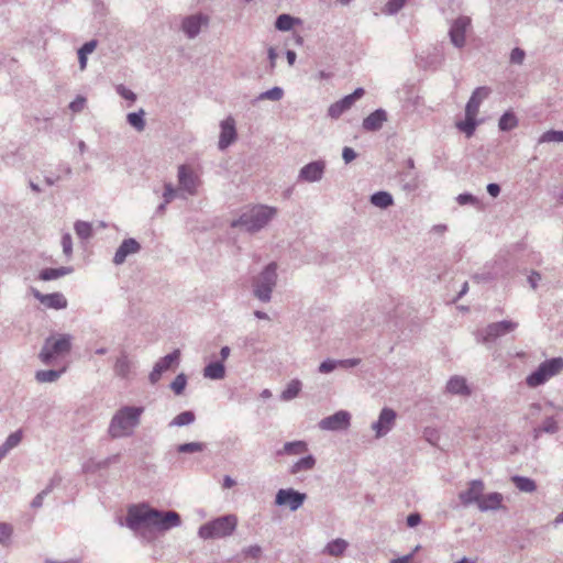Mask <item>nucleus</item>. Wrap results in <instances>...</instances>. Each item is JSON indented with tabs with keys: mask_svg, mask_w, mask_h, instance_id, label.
Listing matches in <instances>:
<instances>
[{
	"mask_svg": "<svg viewBox=\"0 0 563 563\" xmlns=\"http://www.w3.org/2000/svg\"><path fill=\"white\" fill-rule=\"evenodd\" d=\"M511 482L523 493H533L537 489L536 482L526 476L515 475L511 477Z\"/></svg>",
	"mask_w": 563,
	"mask_h": 563,
	"instance_id": "473e14b6",
	"label": "nucleus"
},
{
	"mask_svg": "<svg viewBox=\"0 0 563 563\" xmlns=\"http://www.w3.org/2000/svg\"><path fill=\"white\" fill-rule=\"evenodd\" d=\"M470 25L471 19L468 16H459L453 21L449 31V35L451 43L455 47L462 48L465 45V34Z\"/></svg>",
	"mask_w": 563,
	"mask_h": 563,
	"instance_id": "2eb2a0df",
	"label": "nucleus"
},
{
	"mask_svg": "<svg viewBox=\"0 0 563 563\" xmlns=\"http://www.w3.org/2000/svg\"><path fill=\"white\" fill-rule=\"evenodd\" d=\"M504 497L500 493H489L487 495H482L481 499L477 504V507L481 511H489V510H497L503 505Z\"/></svg>",
	"mask_w": 563,
	"mask_h": 563,
	"instance_id": "5701e85b",
	"label": "nucleus"
},
{
	"mask_svg": "<svg viewBox=\"0 0 563 563\" xmlns=\"http://www.w3.org/2000/svg\"><path fill=\"white\" fill-rule=\"evenodd\" d=\"M64 371L65 369H60V371H56V369L37 371L35 373V379L38 383H42V384L43 383H54V382H56L62 376Z\"/></svg>",
	"mask_w": 563,
	"mask_h": 563,
	"instance_id": "58836bf2",
	"label": "nucleus"
},
{
	"mask_svg": "<svg viewBox=\"0 0 563 563\" xmlns=\"http://www.w3.org/2000/svg\"><path fill=\"white\" fill-rule=\"evenodd\" d=\"M518 125V120L512 112H505L498 122V128L501 131H510Z\"/></svg>",
	"mask_w": 563,
	"mask_h": 563,
	"instance_id": "79ce46f5",
	"label": "nucleus"
},
{
	"mask_svg": "<svg viewBox=\"0 0 563 563\" xmlns=\"http://www.w3.org/2000/svg\"><path fill=\"white\" fill-rule=\"evenodd\" d=\"M21 440H22V432L19 430V431L11 433L4 441L3 445L10 451L13 448H15L21 442Z\"/></svg>",
	"mask_w": 563,
	"mask_h": 563,
	"instance_id": "5fc2aeb1",
	"label": "nucleus"
},
{
	"mask_svg": "<svg viewBox=\"0 0 563 563\" xmlns=\"http://www.w3.org/2000/svg\"><path fill=\"white\" fill-rule=\"evenodd\" d=\"M421 522V516L418 512H412L407 517L408 527H416Z\"/></svg>",
	"mask_w": 563,
	"mask_h": 563,
	"instance_id": "774afa93",
	"label": "nucleus"
},
{
	"mask_svg": "<svg viewBox=\"0 0 563 563\" xmlns=\"http://www.w3.org/2000/svg\"><path fill=\"white\" fill-rule=\"evenodd\" d=\"M209 19L207 15L198 13L183 19L181 30L188 38H195L199 35L202 25H207Z\"/></svg>",
	"mask_w": 563,
	"mask_h": 563,
	"instance_id": "f3484780",
	"label": "nucleus"
},
{
	"mask_svg": "<svg viewBox=\"0 0 563 563\" xmlns=\"http://www.w3.org/2000/svg\"><path fill=\"white\" fill-rule=\"evenodd\" d=\"M308 451V445L305 441H291L286 442L283 446V450L278 452V454H288V455H298Z\"/></svg>",
	"mask_w": 563,
	"mask_h": 563,
	"instance_id": "c756f323",
	"label": "nucleus"
},
{
	"mask_svg": "<svg viewBox=\"0 0 563 563\" xmlns=\"http://www.w3.org/2000/svg\"><path fill=\"white\" fill-rule=\"evenodd\" d=\"M325 162L322 159L313 161L302 166L298 174V181L317 183L323 177Z\"/></svg>",
	"mask_w": 563,
	"mask_h": 563,
	"instance_id": "f8f14e48",
	"label": "nucleus"
},
{
	"mask_svg": "<svg viewBox=\"0 0 563 563\" xmlns=\"http://www.w3.org/2000/svg\"><path fill=\"white\" fill-rule=\"evenodd\" d=\"M277 214V209L258 205L243 212L238 219L231 222L232 228H243L249 233H255L265 228Z\"/></svg>",
	"mask_w": 563,
	"mask_h": 563,
	"instance_id": "7ed1b4c3",
	"label": "nucleus"
},
{
	"mask_svg": "<svg viewBox=\"0 0 563 563\" xmlns=\"http://www.w3.org/2000/svg\"><path fill=\"white\" fill-rule=\"evenodd\" d=\"M284 97V90L280 87H273L258 95L256 100L279 101Z\"/></svg>",
	"mask_w": 563,
	"mask_h": 563,
	"instance_id": "a18cd8bd",
	"label": "nucleus"
},
{
	"mask_svg": "<svg viewBox=\"0 0 563 563\" xmlns=\"http://www.w3.org/2000/svg\"><path fill=\"white\" fill-rule=\"evenodd\" d=\"M73 273V267L63 266L58 268H44L40 272L38 278L44 282L54 280Z\"/></svg>",
	"mask_w": 563,
	"mask_h": 563,
	"instance_id": "a878e982",
	"label": "nucleus"
},
{
	"mask_svg": "<svg viewBox=\"0 0 563 563\" xmlns=\"http://www.w3.org/2000/svg\"><path fill=\"white\" fill-rule=\"evenodd\" d=\"M456 201L459 202V205L461 206H464V205H473V206H476L479 203V200L473 196L472 194H468V192H465V194H460L457 197H456Z\"/></svg>",
	"mask_w": 563,
	"mask_h": 563,
	"instance_id": "4d7b16f0",
	"label": "nucleus"
},
{
	"mask_svg": "<svg viewBox=\"0 0 563 563\" xmlns=\"http://www.w3.org/2000/svg\"><path fill=\"white\" fill-rule=\"evenodd\" d=\"M364 93L365 90L363 88H356L352 93L332 103L328 109V114L333 119L339 118L342 113L349 110L355 103V101L361 99Z\"/></svg>",
	"mask_w": 563,
	"mask_h": 563,
	"instance_id": "ddd939ff",
	"label": "nucleus"
},
{
	"mask_svg": "<svg viewBox=\"0 0 563 563\" xmlns=\"http://www.w3.org/2000/svg\"><path fill=\"white\" fill-rule=\"evenodd\" d=\"M195 418L196 417L192 411H183L179 415H177L169 424L176 427L188 426L195 421Z\"/></svg>",
	"mask_w": 563,
	"mask_h": 563,
	"instance_id": "37998d69",
	"label": "nucleus"
},
{
	"mask_svg": "<svg viewBox=\"0 0 563 563\" xmlns=\"http://www.w3.org/2000/svg\"><path fill=\"white\" fill-rule=\"evenodd\" d=\"M316 465V459L312 455H307L299 459L290 468L291 474H298L303 471H310Z\"/></svg>",
	"mask_w": 563,
	"mask_h": 563,
	"instance_id": "e433bc0d",
	"label": "nucleus"
},
{
	"mask_svg": "<svg viewBox=\"0 0 563 563\" xmlns=\"http://www.w3.org/2000/svg\"><path fill=\"white\" fill-rule=\"evenodd\" d=\"M115 90L117 93L121 96L123 99L130 100L131 102H134L136 100V95L123 85H118Z\"/></svg>",
	"mask_w": 563,
	"mask_h": 563,
	"instance_id": "bf43d9fd",
	"label": "nucleus"
},
{
	"mask_svg": "<svg viewBox=\"0 0 563 563\" xmlns=\"http://www.w3.org/2000/svg\"><path fill=\"white\" fill-rule=\"evenodd\" d=\"M203 376L213 380H219L225 376V367L222 362L209 363L203 368Z\"/></svg>",
	"mask_w": 563,
	"mask_h": 563,
	"instance_id": "cd10ccee",
	"label": "nucleus"
},
{
	"mask_svg": "<svg viewBox=\"0 0 563 563\" xmlns=\"http://www.w3.org/2000/svg\"><path fill=\"white\" fill-rule=\"evenodd\" d=\"M220 136L218 146L220 150L228 148L238 137L235 121L232 117H228L220 123Z\"/></svg>",
	"mask_w": 563,
	"mask_h": 563,
	"instance_id": "a211bd4d",
	"label": "nucleus"
},
{
	"mask_svg": "<svg viewBox=\"0 0 563 563\" xmlns=\"http://www.w3.org/2000/svg\"><path fill=\"white\" fill-rule=\"evenodd\" d=\"M238 519L234 515L218 517L202 525L198 530V536L202 539H220L231 536L235 530Z\"/></svg>",
	"mask_w": 563,
	"mask_h": 563,
	"instance_id": "423d86ee",
	"label": "nucleus"
},
{
	"mask_svg": "<svg viewBox=\"0 0 563 563\" xmlns=\"http://www.w3.org/2000/svg\"><path fill=\"white\" fill-rule=\"evenodd\" d=\"M477 114L465 112V120L456 124L457 129L466 134L467 137L472 136L477 126Z\"/></svg>",
	"mask_w": 563,
	"mask_h": 563,
	"instance_id": "7c9ffc66",
	"label": "nucleus"
},
{
	"mask_svg": "<svg viewBox=\"0 0 563 563\" xmlns=\"http://www.w3.org/2000/svg\"><path fill=\"white\" fill-rule=\"evenodd\" d=\"M397 413L391 408H383L378 419L372 423V429L375 431L376 438L386 435L395 426Z\"/></svg>",
	"mask_w": 563,
	"mask_h": 563,
	"instance_id": "9b49d317",
	"label": "nucleus"
},
{
	"mask_svg": "<svg viewBox=\"0 0 563 563\" xmlns=\"http://www.w3.org/2000/svg\"><path fill=\"white\" fill-rule=\"evenodd\" d=\"M180 360V351L178 349L174 350L172 353L161 357L154 365L152 372L148 375V380L152 385H155L162 378V375L172 369L173 367L178 366Z\"/></svg>",
	"mask_w": 563,
	"mask_h": 563,
	"instance_id": "6e6552de",
	"label": "nucleus"
},
{
	"mask_svg": "<svg viewBox=\"0 0 563 563\" xmlns=\"http://www.w3.org/2000/svg\"><path fill=\"white\" fill-rule=\"evenodd\" d=\"M300 390L301 382L298 379H292L280 394V399L284 401L292 400L299 395Z\"/></svg>",
	"mask_w": 563,
	"mask_h": 563,
	"instance_id": "4c0bfd02",
	"label": "nucleus"
},
{
	"mask_svg": "<svg viewBox=\"0 0 563 563\" xmlns=\"http://www.w3.org/2000/svg\"><path fill=\"white\" fill-rule=\"evenodd\" d=\"M490 88L488 87H477L470 100L466 103L465 112H470L471 114H478L481 103L488 98L490 95Z\"/></svg>",
	"mask_w": 563,
	"mask_h": 563,
	"instance_id": "412c9836",
	"label": "nucleus"
},
{
	"mask_svg": "<svg viewBox=\"0 0 563 563\" xmlns=\"http://www.w3.org/2000/svg\"><path fill=\"white\" fill-rule=\"evenodd\" d=\"M187 385V376L184 373L178 374L170 384V388L176 395L183 394Z\"/></svg>",
	"mask_w": 563,
	"mask_h": 563,
	"instance_id": "09e8293b",
	"label": "nucleus"
},
{
	"mask_svg": "<svg viewBox=\"0 0 563 563\" xmlns=\"http://www.w3.org/2000/svg\"><path fill=\"white\" fill-rule=\"evenodd\" d=\"M369 201L373 206L380 208V209H387L388 207L394 205V198L393 196L387 191H377L374 192Z\"/></svg>",
	"mask_w": 563,
	"mask_h": 563,
	"instance_id": "c85d7f7f",
	"label": "nucleus"
},
{
	"mask_svg": "<svg viewBox=\"0 0 563 563\" xmlns=\"http://www.w3.org/2000/svg\"><path fill=\"white\" fill-rule=\"evenodd\" d=\"M126 526L133 530H139L142 526L153 527L158 531L165 532L172 528L179 527L181 519L178 512L161 511L148 506H131L125 518Z\"/></svg>",
	"mask_w": 563,
	"mask_h": 563,
	"instance_id": "f257e3e1",
	"label": "nucleus"
},
{
	"mask_svg": "<svg viewBox=\"0 0 563 563\" xmlns=\"http://www.w3.org/2000/svg\"><path fill=\"white\" fill-rule=\"evenodd\" d=\"M539 143H563V131L549 130L540 136Z\"/></svg>",
	"mask_w": 563,
	"mask_h": 563,
	"instance_id": "c03bdc74",
	"label": "nucleus"
},
{
	"mask_svg": "<svg viewBox=\"0 0 563 563\" xmlns=\"http://www.w3.org/2000/svg\"><path fill=\"white\" fill-rule=\"evenodd\" d=\"M75 232L80 239L87 240L92 234V227L89 222L77 221L75 223Z\"/></svg>",
	"mask_w": 563,
	"mask_h": 563,
	"instance_id": "de8ad7c7",
	"label": "nucleus"
},
{
	"mask_svg": "<svg viewBox=\"0 0 563 563\" xmlns=\"http://www.w3.org/2000/svg\"><path fill=\"white\" fill-rule=\"evenodd\" d=\"M518 328V322L511 320H503L499 322L489 323L483 330L475 333L477 343L488 345L497 339L515 331Z\"/></svg>",
	"mask_w": 563,
	"mask_h": 563,
	"instance_id": "0eeeda50",
	"label": "nucleus"
},
{
	"mask_svg": "<svg viewBox=\"0 0 563 563\" xmlns=\"http://www.w3.org/2000/svg\"><path fill=\"white\" fill-rule=\"evenodd\" d=\"M142 407L124 406L120 408L112 417L108 433L112 439L130 437L134 429L140 424V418L143 413Z\"/></svg>",
	"mask_w": 563,
	"mask_h": 563,
	"instance_id": "f03ea898",
	"label": "nucleus"
},
{
	"mask_svg": "<svg viewBox=\"0 0 563 563\" xmlns=\"http://www.w3.org/2000/svg\"><path fill=\"white\" fill-rule=\"evenodd\" d=\"M178 190L174 188V186L170 183H166L164 185V192H163V199L165 200V203H169L176 196Z\"/></svg>",
	"mask_w": 563,
	"mask_h": 563,
	"instance_id": "13d9d810",
	"label": "nucleus"
},
{
	"mask_svg": "<svg viewBox=\"0 0 563 563\" xmlns=\"http://www.w3.org/2000/svg\"><path fill=\"white\" fill-rule=\"evenodd\" d=\"M485 489V484L482 479H472L465 490L460 492L459 499L464 507L478 504L481 496Z\"/></svg>",
	"mask_w": 563,
	"mask_h": 563,
	"instance_id": "4468645a",
	"label": "nucleus"
},
{
	"mask_svg": "<svg viewBox=\"0 0 563 563\" xmlns=\"http://www.w3.org/2000/svg\"><path fill=\"white\" fill-rule=\"evenodd\" d=\"M307 495L294 488H282L276 493L275 504L288 507L290 511L298 510L305 503Z\"/></svg>",
	"mask_w": 563,
	"mask_h": 563,
	"instance_id": "1a4fd4ad",
	"label": "nucleus"
},
{
	"mask_svg": "<svg viewBox=\"0 0 563 563\" xmlns=\"http://www.w3.org/2000/svg\"><path fill=\"white\" fill-rule=\"evenodd\" d=\"M548 380L549 378L544 374V368L539 365L536 371L527 376L526 384L531 388H536L543 385Z\"/></svg>",
	"mask_w": 563,
	"mask_h": 563,
	"instance_id": "72a5a7b5",
	"label": "nucleus"
},
{
	"mask_svg": "<svg viewBox=\"0 0 563 563\" xmlns=\"http://www.w3.org/2000/svg\"><path fill=\"white\" fill-rule=\"evenodd\" d=\"M32 295L46 308L55 310L67 308V299L62 292L44 295L40 290L32 288Z\"/></svg>",
	"mask_w": 563,
	"mask_h": 563,
	"instance_id": "6ab92c4d",
	"label": "nucleus"
},
{
	"mask_svg": "<svg viewBox=\"0 0 563 563\" xmlns=\"http://www.w3.org/2000/svg\"><path fill=\"white\" fill-rule=\"evenodd\" d=\"M277 284V264L272 262L253 279V295L262 302L272 299V292Z\"/></svg>",
	"mask_w": 563,
	"mask_h": 563,
	"instance_id": "39448f33",
	"label": "nucleus"
},
{
	"mask_svg": "<svg viewBox=\"0 0 563 563\" xmlns=\"http://www.w3.org/2000/svg\"><path fill=\"white\" fill-rule=\"evenodd\" d=\"M387 121V113L383 109H377L363 120L362 128L368 132H375L382 129Z\"/></svg>",
	"mask_w": 563,
	"mask_h": 563,
	"instance_id": "4be33fe9",
	"label": "nucleus"
},
{
	"mask_svg": "<svg viewBox=\"0 0 563 563\" xmlns=\"http://www.w3.org/2000/svg\"><path fill=\"white\" fill-rule=\"evenodd\" d=\"M544 433L554 434L560 430L559 423L554 417H547L540 426Z\"/></svg>",
	"mask_w": 563,
	"mask_h": 563,
	"instance_id": "8fccbe9b",
	"label": "nucleus"
},
{
	"mask_svg": "<svg viewBox=\"0 0 563 563\" xmlns=\"http://www.w3.org/2000/svg\"><path fill=\"white\" fill-rule=\"evenodd\" d=\"M540 366L544 368V374L550 379L563 371V357L545 360Z\"/></svg>",
	"mask_w": 563,
	"mask_h": 563,
	"instance_id": "bb28decb",
	"label": "nucleus"
},
{
	"mask_svg": "<svg viewBox=\"0 0 563 563\" xmlns=\"http://www.w3.org/2000/svg\"><path fill=\"white\" fill-rule=\"evenodd\" d=\"M446 390L453 395L468 396L471 394V389L467 386L465 378L461 376L451 377L446 384Z\"/></svg>",
	"mask_w": 563,
	"mask_h": 563,
	"instance_id": "b1692460",
	"label": "nucleus"
},
{
	"mask_svg": "<svg viewBox=\"0 0 563 563\" xmlns=\"http://www.w3.org/2000/svg\"><path fill=\"white\" fill-rule=\"evenodd\" d=\"M243 554L253 559H258L262 554V548L257 544L243 549Z\"/></svg>",
	"mask_w": 563,
	"mask_h": 563,
	"instance_id": "e2e57ef3",
	"label": "nucleus"
},
{
	"mask_svg": "<svg viewBox=\"0 0 563 563\" xmlns=\"http://www.w3.org/2000/svg\"><path fill=\"white\" fill-rule=\"evenodd\" d=\"M97 46V41L91 40L86 42L78 51V59L81 69L86 68L87 65V56L92 53Z\"/></svg>",
	"mask_w": 563,
	"mask_h": 563,
	"instance_id": "a19ab883",
	"label": "nucleus"
},
{
	"mask_svg": "<svg viewBox=\"0 0 563 563\" xmlns=\"http://www.w3.org/2000/svg\"><path fill=\"white\" fill-rule=\"evenodd\" d=\"M132 362L130 361L126 352H122L115 360L113 372L120 378H128L131 372Z\"/></svg>",
	"mask_w": 563,
	"mask_h": 563,
	"instance_id": "393cba45",
	"label": "nucleus"
},
{
	"mask_svg": "<svg viewBox=\"0 0 563 563\" xmlns=\"http://www.w3.org/2000/svg\"><path fill=\"white\" fill-rule=\"evenodd\" d=\"M351 423V415L345 410L336 411L320 420L319 428L327 431L346 430Z\"/></svg>",
	"mask_w": 563,
	"mask_h": 563,
	"instance_id": "9d476101",
	"label": "nucleus"
},
{
	"mask_svg": "<svg viewBox=\"0 0 563 563\" xmlns=\"http://www.w3.org/2000/svg\"><path fill=\"white\" fill-rule=\"evenodd\" d=\"M177 178L180 190L186 191L190 196L197 194L198 177L190 167L180 165L178 167Z\"/></svg>",
	"mask_w": 563,
	"mask_h": 563,
	"instance_id": "dca6fc26",
	"label": "nucleus"
},
{
	"mask_svg": "<svg viewBox=\"0 0 563 563\" xmlns=\"http://www.w3.org/2000/svg\"><path fill=\"white\" fill-rule=\"evenodd\" d=\"M542 276L539 272L532 271L530 275L528 276V283L530 287L536 290L538 287L539 282L541 280Z\"/></svg>",
	"mask_w": 563,
	"mask_h": 563,
	"instance_id": "69168bd1",
	"label": "nucleus"
},
{
	"mask_svg": "<svg viewBox=\"0 0 563 563\" xmlns=\"http://www.w3.org/2000/svg\"><path fill=\"white\" fill-rule=\"evenodd\" d=\"M406 1L407 0H388L383 11L386 14H396L404 8Z\"/></svg>",
	"mask_w": 563,
	"mask_h": 563,
	"instance_id": "3c124183",
	"label": "nucleus"
},
{
	"mask_svg": "<svg viewBox=\"0 0 563 563\" xmlns=\"http://www.w3.org/2000/svg\"><path fill=\"white\" fill-rule=\"evenodd\" d=\"M86 103V98L78 96L75 100L69 103V109L73 112H80Z\"/></svg>",
	"mask_w": 563,
	"mask_h": 563,
	"instance_id": "0e129e2a",
	"label": "nucleus"
},
{
	"mask_svg": "<svg viewBox=\"0 0 563 563\" xmlns=\"http://www.w3.org/2000/svg\"><path fill=\"white\" fill-rule=\"evenodd\" d=\"M121 460V454L117 453L111 456H108L101 461H98L96 463H92L91 465L88 464L85 466V472H96L98 470L108 468L112 464L119 463Z\"/></svg>",
	"mask_w": 563,
	"mask_h": 563,
	"instance_id": "2f4dec72",
	"label": "nucleus"
},
{
	"mask_svg": "<svg viewBox=\"0 0 563 563\" xmlns=\"http://www.w3.org/2000/svg\"><path fill=\"white\" fill-rule=\"evenodd\" d=\"M297 22H299L298 19H296L289 14L283 13L277 16V19L275 21V27L278 31L287 32V31H290Z\"/></svg>",
	"mask_w": 563,
	"mask_h": 563,
	"instance_id": "ea45409f",
	"label": "nucleus"
},
{
	"mask_svg": "<svg viewBox=\"0 0 563 563\" xmlns=\"http://www.w3.org/2000/svg\"><path fill=\"white\" fill-rule=\"evenodd\" d=\"M62 247H63V253L65 254V256L67 258L71 257V255H73V241H71V235L69 233L63 234V236H62Z\"/></svg>",
	"mask_w": 563,
	"mask_h": 563,
	"instance_id": "6e6d98bb",
	"label": "nucleus"
},
{
	"mask_svg": "<svg viewBox=\"0 0 563 563\" xmlns=\"http://www.w3.org/2000/svg\"><path fill=\"white\" fill-rule=\"evenodd\" d=\"M206 449V443L203 442H188L183 443L177 446V451L179 453H197L202 452Z\"/></svg>",
	"mask_w": 563,
	"mask_h": 563,
	"instance_id": "49530a36",
	"label": "nucleus"
},
{
	"mask_svg": "<svg viewBox=\"0 0 563 563\" xmlns=\"http://www.w3.org/2000/svg\"><path fill=\"white\" fill-rule=\"evenodd\" d=\"M145 112L143 109H140L137 112H131L126 115L128 123L134 128L137 132H142L145 129Z\"/></svg>",
	"mask_w": 563,
	"mask_h": 563,
	"instance_id": "c9c22d12",
	"label": "nucleus"
},
{
	"mask_svg": "<svg viewBox=\"0 0 563 563\" xmlns=\"http://www.w3.org/2000/svg\"><path fill=\"white\" fill-rule=\"evenodd\" d=\"M53 489V482H51V484L45 488L43 489L42 492H40L32 500L31 503V507L32 508H40L42 507L43 505V501H44V498L52 492Z\"/></svg>",
	"mask_w": 563,
	"mask_h": 563,
	"instance_id": "864d4df0",
	"label": "nucleus"
},
{
	"mask_svg": "<svg viewBox=\"0 0 563 563\" xmlns=\"http://www.w3.org/2000/svg\"><path fill=\"white\" fill-rule=\"evenodd\" d=\"M140 250L141 244L135 239H124L113 256V263L115 265H121L125 262L129 255L136 254Z\"/></svg>",
	"mask_w": 563,
	"mask_h": 563,
	"instance_id": "aec40b11",
	"label": "nucleus"
},
{
	"mask_svg": "<svg viewBox=\"0 0 563 563\" xmlns=\"http://www.w3.org/2000/svg\"><path fill=\"white\" fill-rule=\"evenodd\" d=\"M339 362L334 360H325L319 365V372L322 374H328L334 371L338 366Z\"/></svg>",
	"mask_w": 563,
	"mask_h": 563,
	"instance_id": "680f3d73",
	"label": "nucleus"
},
{
	"mask_svg": "<svg viewBox=\"0 0 563 563\" xmlns=\"http://www.w3.org/2000/svg\"><path fill=\"white\" fill-rule=\"evenodd\" d=\"M12 527L9 523L0 522V543L8 545L12 536Z\"/></svg>",
	"mask_w": 563,
	"mask_h": 563,
	"instance_id": "603ef678",
	"label": "nucleus"
},
{
	"mask_svg": "<svg viewBox=\"0 0 563 563\" xmlns=\"http://www.w3.org/2000/svg\"><path fill=\"white\" fill-rule=\"evenodd\" d=\"M349 543L344 539H335L325 547V552L331 556H341L347 549Z\"/></svg>",
	"mask_w": 563,
	"mask_h": 563,
	"instance_id": "f704fd0d",
	"label": "nucleus"
},
{
	"mask_svg": "<svg viewBox=\"0 0 563 563\" xmlns=\"http://www.w3.org/2000/svg\"><path fill=\"white\" fill-rule=\"evenodd\" d=\"M356 157V153L352 147L345 146L342 151L343 161L349 164Z\"/></svg>",
	"mask_w": 563,
	"mask_h": 563,
	"instance_id": "338daca9",
	"label": "nucleus"
},
{
	"mask_svg": "<svg viewBox=\"0 0 563 563\" xmlns=\"http://www.w3.org/2000/svg\"><path fill=\"white\" fill-rule=\"evenodd\" d=\"M526 53L519 47H515L510 53V63L521 65L525 60Z\"/></svg>",
	"mask_w": 563,
	"mask_h": 563,
	"instance_id": "052dcab7",
	"label": "nucleus"
},
{
	"mask_svg": "<svg viewBox=\"0 0 563 563\" xmlns=\"http://www.w3.org/2000/svg\"><path fill=\"white\" fill-rule=\"evenodd\" d=\"M73 336L68 333L49 335L38 354V358L45 365H51L54 360L65 356L71 350Z\"/></svg>",
	"mask_w": 563,
	"mask_h": 563,
	"instance_id": "20e7f679",
	"label": "nucleus"
}]
</instances>
